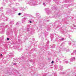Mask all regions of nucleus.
I'll return each instance as SVG.
<instances>
[{
  "mask_svg": "<svg viewBox=\"0 0 76 76\" xmlns=\"http://www.w3.org/2000/svg\"><path fill=\"white\" fill-rule=\"evenodd\" d=\"M27 4H29L31 6H34L37 5V4L35 3V1L34 0L30 1L29 2L27 3Z\"/></svg>",
  "mask_w": 76,
  "mask_h": 76,
  "instance_id": "1",
  "label": "nucleus"
},
{
  "mask_svg": "<svg viewBox=\"0 0 76 76\" xmlns=\"http://www.w3.org/2000/svg\"><path fill=\"white\" fill-rule=\"evenodd\" d=\"M5 28L4 26L0 27V33L1 34H4V33Z\"/></svg>",
  "mask_w": 76,
  "mask_h": 76,
  "instance_id": "2",
  "label": "nucleus"
},
{
  "mask_svg": "<svg viewBox=\"0 0 76 76\" xmlns=\"http://www.w3.org/2000/svg\"><path fill=\"white\" fill-rule=\"evenodd\" d=\"M7 10L6 11V14L7 15H9V14H11L12 13V10L10 8H6Z\"/></svg>",
  "mask_w": 76,
  "mask_h": 76,
  "instance_id": "3",
  "label": "nucleus"
},
{
  "mask_svg": "<svg viewBox=\"0 0 76 76\" xmlns=\"http://www.w3.org/2000/svg\"><path fill=\"white\" fill-rule=\"evenodd\" d=\"M57 49H58V50L57 51V53H60V51L62 50V51H65V50H66V49H64V48H62L61 49H60V48L57 47Z\"/></svg>",
  "mask_w": 76,
  "mask_h": 76,
  "instance_id": "4",
  "label": "nucleus"
},
{
  "mask_svg": "<svg viewBox=\"0 0 76 76\" xmlns=\"http://www.w3.org/2000/svg\"><path fill=\"white\" fill-rule=\"evenodd\" d=\"M45 10L46 11V13L48 14V15L50 14L51 12L50 11V10H49L48 8H45Z\"/></svg>",
  "mask_w": 76,
  "mask_h": 76,
  "instance_id": "5",
  "label": "nucleus"
},
{
  "mask_svg": "<svg viewBox=\"0 0 76 76\" xmlns=\"http://www.w3.org/2000/svg\"><path fill=\"white\" fill-rule=\"evenodd\" d=\"M27 19V18H24L22 19V23H24L25 22L26 20Z\"/></svg>",
  "mask_w": 76,
  "mask_h": 76,
  "instance_id": "6",
  "label": "nucleus"
},
{
  "mask_svg": "<svg viewBox=\"0 0 76 76\" xmlns=\"http://www.w3.org/2000/svg\"><path fill=\"white\" fill-rule=\"evenodd\" d=\"M36 15L37 16L36 18H37V19H39V18H41V17L40 16H39V14L38 13H36Z\"/></svg>",
  "mask_w": 76,
  "mask_h": 76,
  "instance_id": "7",
  "label": "nucleus"
},
{
  "mask_svg": "<svg viewBox=\"0 0 76 76\" xmlns=\"http://www.w3.org/2000/svg\"><path fill=\"white\" fill-rule=\"evenodd\" d=\"M75 57H72L70 59V61L71 62H73L74 61H75Z\"/></svg>",
  "mask_w": 76,
  "mask_h": 76,
  "instance_id": "8",
  "label": "nucleus"
},
{
  "mask_svg": "<svg viewBox=\"0 0 76 76\" xmlns=\"http://www.w3.org/2000/svg\"><path fill=\"white\" fill-rule=\"evenodd\" d=\"M19 47L18 46H17V47H16V46H15V47L14 48V49H16V48H17V49H18V50H19L20 51H21L22 50V49H19Z\"/></svg>",
  "mask_w": 76,
  "mask_h": 76,
  "instance_id": "9",
  "label": "nucleus"
},
{
  "mask_svg": "<svg viewBox=\"0 0 76 76\" xmlns=\"http://www.w3.org/2000/svg\"><path fill=\"white\" fill-rule=\"evenodd\" d=\"M1 14L3 15L4 17L5 18V20L4 19L3 20H4V21H5V20L7 21V18L6 17H5V16H4V13H2Z\"/></svg>",
  "mask_w": 76,
  "mask_h": 76,
  "instance_id": "10",
  "label": "nucleus"
},
{
  "mask_svg": "<svg viewBox=\"0 0 76 76\" xmlns=\"http://www.w3.org/2000/svg\"><path fill=\"white\" fill-rule=\"evenodd\" d=\"M21 59H22V60H23V61H24H24L26 60V58L25 57L24 58V57L22 56V57L21 58Z\"/></svg>",
  "mask_w": 76,
  "mask_h": 76,
  "instance_id": "11",
  "label": "nucleus"
},
{
  "mask_svg": "<svg viewBox=\"0 0 76 76\" xmlns=\"http://www.w3.org/2000/svg\"><path fill=\"white\" fill-rule=\"evenodd\" d=\"M3 9V7H1L0 8V12H4V11Z\"/></svg>",
  "mask_w": 76,
  "mask_h": 76,
  "instance_id": "12",
  "label": "nucleus"
},
{
  "mask_svg": "<svg viewBox=\"0 0 76 76\" xmlns=\"http://www.w3.org/2000/svg\"><path fill=\"white\" fill-rule=\"evenodd\" d=\"M72 45H76V42L75 41H72Z\"/></svg>",
  "mask_w": 76,
  "mask_h": 76,
  "instance_id": "13",
  "label": "nucleus"
},
{
  "mask_svg": "<svg viewBox=\"0 0 76 76\" xmlns=\"http://www.w3.org/2000/svg\"><path fill=\"white\" fill-rule=\"evenodd\" d=\"M64 39V38H62L61 39H59V42H61V41H63V40Z\"/></svg>",
  "mask_w": 76,
  "mask_h": 76,
  "instance_id": "14",
  "label": "nucleus"
},
{
  "mask_svg": "<svg viewBox=\"0 0 76 76\" xmlns=\"http://www.w3.org/2000/svg\"><path fill=\"white\" fill-rule=\"evenodd\" d=\"M59 69L60 70H63V66L59 65Z\"/></svg>",
  "mask_w": 76,
  "mask_h": 76,
  "instance_id": "15",
  "label": "nucleus"
},
{
  "mask_svg": "<svg viewBox=\"0 0 76 76\" xmlns=\"http://www.w3.org/2000/svg\"><path fill=\"white\" fill-rule=\"evenodd\" d=\"M64 2H65V3H69V2H70V1H69V0H64Z\"/></svg>",
  "mask_w": 76,
  "mask_h": 76,
  "instance_id": "16",
  "label": "nucleus"
},
{
  "mask_svg": "<svg viewBox=\"0 0 76 76\" xmlns=\"http://www.w3.org/2000/svg\"><path fill=\"white\" fill-rule=\"evenodd\" d=\"M55 46L56 45L55 44H53L51 46V48H55Z\"/></svg>",
  "mask_w": 76,
  "mask_h": 76,
  "instance_id": "17",
  "label": "nucleus"
},
{
  "mask_svg": "<svg viewBox=\"0 0 76 76\" xmlns=\"http://www.w3.org/2000/svg\"><path fill=\"white\" fill-rule=\"evenodd\" d=\"M73 26L74 27V28H73L72 27H71V28H72L73 29H76V25H75V24H73Z\"/></svg>",
  "mask_w": 76,
  "mask_h": 76,
  "instance_id": "18",
  "label": "nucleus"
},
{
  "mask_svg": "<svg viewBox=\"0 0 76 76\" xmlns=\"http://www.w3.org/2000/svg\"><path fill=\"white\" fill-rule=\"evenodd\" d=\"M14 21H10V24H11L12 25H13L14 24Z\"/></svg>",
  "mask_w": 76,
  "mask_h": 76,
  "instance_id": "19",
  "label": "nucleus"
},
{
  "mask_svg": "<svg viewBox=\"0 0 76 76\" xmlns=\"http://www.w3.org/2000/svg\"><path fill=\"white\" fill-rule=\"evenodd\" d=\"M9 56L10 57H10H13V54H10V55H9Z\"/></svg>",
  "mask_w": 76,
  "mask_h": 76,
  "instance_id": "20",
  "label": "nucleus"
},
{
  "mask_svg": "<svg viewBox=\"0 0 76 76\" xmlns=\"http://www.w3.org/2000/svg\"><path fill=\"white\" fill-rule=\"evenodd\" d=\"M60 60V59H59L58 58H56V62H57H57H58V61H59Z\"/></svg>",
  "mask_w": 76,
  "mask_h": 76,
  "instance_id": "21",
  "label": "nucleus"
},
{
  "mask_svg": "<svg viewBox=\"0 0 76 76\" xmlns=\"http://www.w3.org/2000/svg\"><path fill=\"white\" fill-rule=\"evenodd\" d=\"M18 60V58H16V59L14 58L13 59V61H17Z\"/></svg>",
  "mask_w": 76,
  "mask_h": 76,
  "instance_id": "22",
  "label": "nucleus"
},
{
  "mask_svg": "<svg viewBox=\"0 0 76 76\" xmlns=\"http://www.w3.org/2000/svg\"><path fill=\"white\" fill-rule=\"evenodd\" d=\"M13 30H14V31L15 33H16V31H17L16 29L15 28H13Z\"/></svg>",
  "mask_w": 76,
  "mask_h": 76,
  "instance_id": "23",
  "label": "nucleus"
},
{
  "mask_svg": "<svg viewBox=\"0 0 76 76\" xmlns=\"http://www.w3.org/2000/svg\"><path fill=\"white\" fill-rule=\"evenodd\" d=\"M42 5L44 7L46 6V4H45V2H43V3Z\"/></svg>",
  "mask_w": 76,
  "mask_h": 76,
  "instance_id": "24",
  "label": "nucleus"
},
{
  "mask_svg": "<svg viewBox=\"0 0 76 76\" xmlns=\"http://www.w3.org/2000/svg\"><path fill=\"white\" fill-rule=\"evenodd\" d=\"M45 37H46V35H48V33H45Z\"/></svg>",
  "mask_w": 76,
  "mask_h": 76,
  "instance_id": "25",
  "label": "nucleus"
},
{
  "mask_svg": "<svg viewBox=\"0 0 76 76\" xmlns=\"http://www.w3.org/2000/svg\"><path fill=\"white\" fill-rule=\"evenodd\" d=\"M64 63H65L66 64H68V63H69V61H65Z\"/></svg>",
  "mask_w": 76,
  "mask_h": 76,
  "instance_id": "26",
  "label": "nucleus"
},
{
  "mask_svg": "<svg viewBox=\"0 0 76 76\" xmlns=\"http://www.w3.org/2000/svg\"><path fill=\"white\" fill-rule=\"evenodd\" d=\"M50 37H51V38H53V37H54V34H51Z\"/></svg>",
  "mask_w": 76,
  "mask_h": 76,
  "instance_id": "27",
  "label": "nucleus"
},
{
  "mask_svg": "<svg viewBox=\"0 0 76 76\" xmlns=\"http://www.w3.org/2000/svg\"><path fill=\"white\" fill-rule=\"evenodd\" d=\"M3 40L2 39H1L0 40V43H3Z\"/></svg>",
  "mask_w": 76,
  "mask_h": 76,
  "instance_id": "28",
  "label": "nucleus"
},
{
  "mask_svg": "<svg viewBox=\"0 0 76 76\" xmlns=\"http://www.w3.org/2000/svg\"><path fill=\"white\" fill-rule=\"evenodd\" d=\"M61 46H63V45H64V43L63 42L61 44Z\"/></svg>",
  "mask_w": 76,
  "mask_h": 76,
  "instance_id": "29",
  "label": "nucleus"
},
{
  "mask_svg": "<svg viewBox=\"0 0 76 76\" xmlns=\"http://www.w3.org/2000/svg\"><path fill=\"white\" fill-rule=\"evenodd\" d=\"M20 24V23H19L18 22H17V23L16 25H17V26H19V25Z\"/></svg>",
  "mask_w": 76,
  "mask_h": 76,
  "instance_id": "30",
  "label": "nucleus"
},
{
  "mask_svg": "<svg viewBox=\"0 0 76 76\" xmlns=\"http://www.w3.org/2000/svg\"><path fill=\"white\" fill-rule=\"evenodd\" d=\"M68 42L69 45H71V42L70 41H69Z\"/></svg>",
  "mask_w": 76,
  "mask_h": 76,
  "instance_id": "31",
  "label": "nucleus"
},
{
  "mask_svg": "<svg viewBox=\"0 0 76 76\" xmlns=\"http://www.w3.org/2000/svg\"><path fill=\"white\" fill-rule=\"evenodd\" d=\"M13 9L14 10H15V11H17V10H18L17 9L15 8H14Z\"/></svg>",
  "mask_w": 76,
  "mask_h": 76,
  "instance_id": "32",
  "label": "nucleus"
},
{
  "mask_svg": "<svg viewBox=\"0 0 76 76\" xmlns=\"http://www.w3.org/2000/svg\"><path fill=\"white\" fill-rule=\"evenodd\" d=\"M52 9L53 10H55V9H56V8H55V7H52Z\"/></svg>",
  "mask_w": 76,
  "mask_h": 76,
  "instance_id": "33",
  "label": "nucleus"
},
{
  "mask_svg": "<svg viewBox=\"0 0 76 76\" xmlns=\"http://www.w3.org/2000/svg\"><path fill=\"white\" fill-rule=\"evenodd\" d=\"M24 15L26 16H28V14L25 13L24 14Z\"/></svg>",
  "mask_w": 76,
  "mask_h": 76,
  "instance_id": "34",
  "label": "nucleus"
},
{
  "mask_svg": "<svg viewBox=\"0 0 76 76\" xmlns=\"http://www.w3.org/2000/svg\"><path fill=\"white\" fill-rule=\"evenodd\" d=\"M27 31H28V32L29 31V28H27Z\"/></svg>",
  "mask_w": 76,
  "mask_h": 76,
  "instance_id": "35",
  "label": "nucleus"
},
{
  "mask_svg": "<svg viewBox=\"0 0 76 76\" xmlns=\"http://www.w3.org/2000/svg\"><path fill=\"white\" fill-rule=\"evenodd\" d=\"M57 23H59V24L61 23L60 22V21H59V20H58L57 21Z\"/></svg>",
  "mask_w": 76,
  "mask_h": 76,
  "instance_id": "36",
  "label": "nucleus"
},
{
  "mask_svg": "<svg viewBox=\"0 0 76 76\" xmlns=\"http://www.w3.org/2000/svg\"><path fill=\"white\" fill-rule=\"evenodd\" d=\"M64 73H65V72H60V74H62V75H63L64 74Z\"/></svg>",
  "mask_w": 76,
  "mask_h": 76,
  "instance_id": "37",
  "label": "nucleus"
},
{
  "mask_svg": "<svg viewBox=\"0 0 76 76\" xmlns=\"http://www.w3.org/2000/svg\"><path fill=\"white\" fill-rule=\"evenodd\" d=\"M49 42H50V41H48L47 42V44H49Z\"/></svg>",
  "mask_w": 76,
  "mask_h": 76,
  "instance_id": "38",
  "label": "nucleus"
},
{
  "mask_svg": "<svg viewBox=\"0 0 76 76\" xmlns=\"http://www.w3.org/2000/svg\"><path fill=\"white\" fill-rule=\"evenodd\" d=\"M3 25V23H1L0 24V26H1V25Z\"/></svg>",
  "mask_w": 76,
  "mask_h": 76,
  "instance_id": "39",
  "label": "nucleus"
},
{
  "mask_svg": "<svg viewBox=\"0 0 76 76\" xmlns=\"http://www.w3.org/2000/svg\"><path fill=\"white\" fill-rule=\"evenodd\" d=\"M17 64V63H14L13 64V65H16V64Z\"/></svg>",
  "mask_w": 76,
  "mask_h": 76,
  "instance_id": "40",
  "label": "nucleus"
},
{
  "mask_svg": "<svg viewBox=\"0 0 76 76\" xmlns=\"http://www.w3.org/2000/svg\"><path fill=\"white\" fill-rule=\"evenodd\" d=\"M21 15V13H19L18 14V16H20V15Z\"/></svg>",
  "mask_w": 76,
  "mask_h": 76,
  "instance_id": "41",
  "label": "nucleus"
},
{
  "mask_svg": "<svg viewBox=\"0 0 76 76\" xmlns=\"http://www.w3.org/2000/svg\"><path fill=\"white\" fill-rule=\"evenodd\" d=\"M55 67H57V65H55Z\"/></svg>",
  "mask_w": 76,
  "mask_h": 76,
  "instance_id": "42",
  "label": "nucleus"
},
{
  "mask_svg": "<svg viewBox=\"0 0 76 76\" xmlns=\"http://www.w3.org/2000/svg\"><path fill=\"white\" fill-rule=\"evenodd\" d=\"M21 10H23V11L24 10V9L23 8H21Z\"/></svg>",
  "mask_w": 76,
  "mask_h": 76,
  "instance_id": "43",
  "label": "nucleus"
},
{
  "mask_svg": "<svg viewBox=\"0 0 76 76\" xmlns=\"http://www.w3.org/2000/svg\"><path fill=\"white\" fill-rule=\"evenodd\" d=\"M9 39H10V38H7V40H9Z\"/></svg>",
  "mask_w": 76,
  "mask_h": 76,
  "instance_id": "44",
  "label": "nucleus"
},
{
  "mask_svg": "<svg viewBox=\"0 0 76 76\" xmlns=\"http://www.w3.org/2000/svg\"><path fill=\"white\" fill-rule=\"evenodd\" d=\"M52 64H53V63H54V61H52L51 62Z\"/></svg>",
  "mask_w": 76,
  "mask_h": 76,
  "instance_id": "45",
  "label": "nucleus"
},
{
  "mask_svg": "<svg viewBox=\"0 0 76 76\" xmlns=\"http://www.w3.org/2000/svg\"><path fill=\"white\" fill-rule=\"evenodd\" d=\"M18 41L19 42H20V39H18Z\"/></svg>",
  "mask_w": 76,
  "mask_h": 76,
  "instance_id": "46",
  "label": "nucleus"
},
{
  "mask_svg": "<svg viewBox=\"0 0 76 76\" xmlns=\"http://www.w3.org/2000/svg\"><path fill=\"white\" fill-rule=\"evenodd\" d=\"M42 3V2H41L40 3H39V4H41Z\"/></svg>",
  "mask_w": 76,
  "mask_h": 76,
  "instance_id": "47",
  "label": "nucleus"
},
{
  "mask_svg": "<svg viewBox=\"0 0 76 76\" xmlns=\"http://www.w3.org/2000/svg\"><path fill=\"white\" fill-rule=\"evenodd\" d=\"M29 22H30V23H32V21H31L30 20L29 21Z\"/></svg>",
  "mask_w": 76,
  "mask_h": 76,
  "instance_id": "48",
  "label": "nucleus"
},
{
  "mask_svg": "<svg viewBox=\"0 0 76 76\" xmlns=\"http://www.w3.org/2000/svg\"><path fill=\"white\" fill-rule=\"evenodd\" d=\"M58 4H60V2H58Z\"/></svg>",
  "mask_w": 76,
  "mask_h": 76,
  "instance_id": "49",
  "label": "nucleus"
},
{
  "mask_svg": "<svg viewBox=\"0 0 76 76\" xmlns=\"http://www.w3.org/2000/svg\"><path fill=\"white\" fill-rule=\"evenodd\" d=\"M8 29H11V28H10V27H9V28H8Z\"/></svg>",
  "mask_w": 76,
  "mask_h": 76,
  "instance_id": "50",
  "label": "nucleus"
},
{
  "mask_svg": "<svg viewBox=\"0 0 76 76\" xmlns=\"http://www.w3.org/2000/svg\"><path fill=\"white\" fill-rule=\"evenodd\" d=\"M54 76H57V75H56V74H54Z\"/></svg>",
  "mask_w": 76,
  "mask_h": 76,
  "instance_id": "51",
  "label": "nucleus"
},
{
  "mask_svg": "<svg viewBox=\"0 0 76 76\" xmlns=\"http://www.w3.org/2000/svg\"><path fill=\"white\" fill-rule=\"evenodd\" d=\"M7 25H6V26H5V28H7Z\"/></svg>",
  "mask_w": 76,
  "mask_h": 76,
  "instance_id": "52",
  "label": "nucleus"
},
{
  "mask_svg": "<svg viewBox=\"0 0 76 76\" xmlns=\"http://www.w3.org/2000/svg\"><path fill=\"white\" fill-rule=\"evenodd\" d=\"M57 0H53V1H57Z\"/></svg>",
  "mask_w": 76,
  "mask_h": 76,
  "instance_id": "53",
  "label": "nucleus"
},
{
  "mask_svg": "<svg viewBox=\"0 0 76 76\" xmlns=\"http://www.w3.org/2000/svg\"><path fill=\"white\" fill-rule=\"evenodd\" d=\"M0 56H3V55H2V54H1Z\"/></svg>",
  "mask_w": 76,
  "mask_h": 76,
  "instance_id": "54",
  "label": "nucleus"
},
{
  "mask_svg": "<svg viewBox=\"0 0 76 76\" xmlns=\"http://www.w3.org/2000/svg\"><path fill=\"white\" fill-rule=\"evenodd\" d=\"M69 51V50H66V52H68Z\"/></svg>",
  "mask_w": 76,
  "mask_h": 76,
  "instance_id": "55",
  "label": "nucleus"
},
{
  "mask_svg": "<svg viewBox=\"0 0 76 76\" xmlns=\"http://www.w3.org/2000/svg\"><path fill=\"white\" fill-rule=\"evenodd\" d=\"M59 63H61V61H59Z\"/></svg>",
  "mask_w": 76,
  "mask_h": 76,
  "instance_id": "56",
  "label": "nucleus"
},
{
  "mask_svg": "<svg viewBox=\"0 0 76 76\" xmlns=\"http://www.w3.org/2000/svg\"><path fill=\"white\" fill-rule=\"evenodd\" d=\"M9 6H11V4H10L9 5Z\"/></svg>",
  "mask_w": 76,
  "mask_h": 76,
  "instance_id": "57",
  "label": "nucleus"
},
{
  "mask_svg": "<svg viewBox=\"0 0 76 76\" xmlns=\"http://www.w3.org/2000/svg\"><path fill=\"white\" fill-rule=\"evenodd\" d=\"M1 18V16H0V19Z\"/></svg>",
  "mask_w": 76,
  "mask_h": 76,
  "instance_id": "58",
  "label": "nucleus"
},
{
  "mask_svg": "<svg viewBox=\"0 0 76 76\" xmlns=\"http://www.w3.org/2000/svg\"><path fill=\"white\" fill-rule=\"evenodd\" d=\"M46 1H49V0H46Z\"/></svg>",
  "mask_w": 76,
  "mask_h": 76,
  "instance_id": "59",
  "label": "nucleus"
},
{
  "mask_svg": "<svg viewBox=\"0 0 76 76\" xmlns=\"http://www.w3.org/2000/svg\"><path fill=\"white\" fill-rule=\"evenodd\" d=\"M69 38H70V36H69Z\"/></svg>",
  "mask_w": 76,
  "mask_h": 76,
  "instance_id": "60",
  "label": "nucleus"
},
{
  "mask_svg": "<svg viewBox=\"0 0 76 76\" xmlns=\"http://www.w3.org/2000/svg\"><path fill=\"white\" fill-rule=\"evenodd\" d=\"M58 37H59V38H61V37L58 36Z\"/></svg>",
  "mask_w": 76,
  "mask_h": 76,
  "instance_id": "61",
  "label": "nucleus"
},
{
  "mask_svg": "<svg viewBox=\"0 0 76 76\" xmlns=\"http://www.w3.org/2000/svg\"><path fill=\"white\" fill-rule=\"evenodd\" d=\"M47 22H48L49 21V20H47Z\"/></svg>",
  "mask_w": 76,
  "mask_h": 76,
  "instance_id": "62",
  "label": "nucleus"
},
{
  "mask_svg": "<svg viewBox=\"0 0 76 76\" xmlns=\"http://www.w3.org/2000/svg\"><path fill=\"white\" fill-rule=\"evenodd\" d=\"M11 27H12V26L11 25Z\"/></svg>",
  "mask_w": 76,
  "mask_h": 76,
  "instance_id": "63",
  "label": "nucleus"
},
{
  "mask_svg": "<svg viewBox=\"0 0 76 76\" xmlns=\"http://www.w3.org/2000/svg\"><path fill=\"white\" fill-rule=\"evenodd\" d=\"M52 40H53V39H51V41H52Z\"/></svg>",
  "mask_w": 76,
  "mask_h": 76,
  "instance_id": "64",
  "label": "nucleus"
}]
</instances>
